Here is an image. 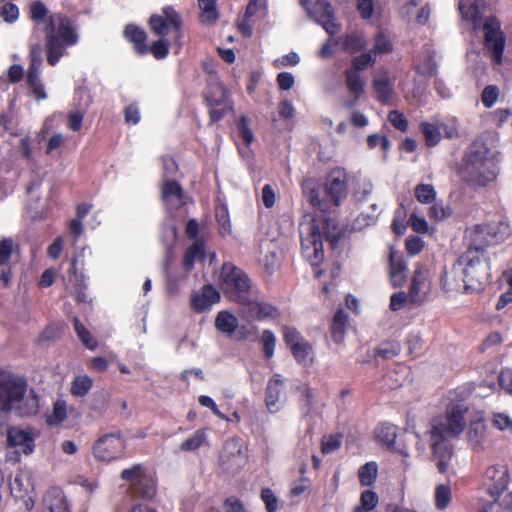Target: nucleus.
<instances>
[{"instance_id":"52","label":"nucleus","mask_w":512,"mask_h":512,"mask_svg":"<svg viewBox=\"0 0 512 512\" xmlns=\"http://www.w3.org/2000/svg\"><path fill=\"white\" fill-rule=\"evenodd\" d=\"M67 416V406L65 401L57 400L53 405L52 414L48 417V423L50 425H55L66 419Z\"/></svg>"},{"instance_id":"4","label":"nucleus","mask_w":512,"mask_h":512,"mask_svg":"<svg viewBox=\"0 0 512 512\" xmlns=\"http://www.w3.org/2000/svg\"><path fill=\"white\" fill-rule=\"evenodd\" d=\"M509 481L506 465L488 467L483 484L490 499H480L478 512H512V492H506Z\"/></svg>"},{"instance_id":"59","label":"nucleus","mask_w":512,"mask_h":512,"mask_svg":"<svg viewBox=\"0 0 512 512\" xmlns=\"http://www.w3.org/2000/svg\"><path fill=\"white\" fill-rule=\"evenodd\" d=\"M210 122L215 123L221 120L228 111L232 110V103H226L222 105H208Z\"/></svg>"},{"instance_id":"51","label":"nucleus","mask_w":512,"mask_h":512,"mask_svg":"<svg viewBox=\"0 0 512 512\" xmlns=\"http://www.w3.org/2000/svg\"><path fill=\"white\" fill-rule=\"evenodd\" d=\"M169 47L170 42L167 39L160 37V39L154 41L149 47V52L154 56V58L161 60L167 57Z\"/></svg>"},{"instance_id":"60","label":"nucleus","mask_w":512,"mask_h":512,"mask_svg":"<svg viewBox=\"0 0 512 512\" xmlns=\"http://www.w3.org/2000/svg\"><path fill=\"white\" fill-rule=\"evenodd\" d=\"M341 446V436L336 435H330L328 437H324L322 440V452L324 454H330L338 450Z\"/></svg>"},{"instance_id":"14","label":"nucleus","mask_w":512,"mask_h":512,"mask_svg":"<svg viewBox=\"0 0 512 512\" xmlns=\"http://www.w3.org/2000/svg\"><path fill=\"white\" fill-rule=\"evenodd\" d=\"M247 298L240 304V316L243 319L263 321L280 316L279 310L274 305L262 299L258 288L254 291L253 296Z\"/></svg>"},{"instance_id":"53","label":"nucleus","mask_w":512,"mask_h":512,"mask_svg":"<svg viewBox=\"0 0 512 512\" xmlns=\"http://www.w3.org/2000/svg\"><path fill=\"white\" fill-rule=\"evenodd\" d=\"M276 336L271 330H264L261 336L263 351L266 358H271L274 355L276 346Z\"/></svg>"},{"instance_id":"31","label":"nucleus","mask_w":512,"mask_h":512,"mask_svg":"<svg viewBox=\"0 0 512 512\" xmlns=\"http://www.w3.org/2000/svg\"><path fill=\"white\" fill-rule=\"evenodd\" d=\"M44 503L49 512H70L65 495L59 489L49 491Z\"/></svg>"},{"instance_id":"6","label":"nucleus","mask_w":512,"mask_h":512,"mask_svg":"<svg viewBox=\"0 0 512 512\" xmlns=\"http://www.w3.org/2000/svg\"><path fill=\"white\" fill-rule=\"evenodd\" d=\"M323 236L332 247H335L341 239L342 230L334 219L329 217L323 218L321 229L316 225L315 221L302 227L301 241L303 255L313 266H318L324 258Z\"/></svg>"},{"instance_id":"62","label":"nucleus","mask_w":512,"mask_h":512,"mask_svg":"<svg viewBox=\"0 0 512 512\" xmlns=\"http://www.w3.org/2000/svg\"><path fill=\"white\" fill-rule=\"evenodd\" d=\"M388 120L398 130L404 132L408 128V121L404 114L398 110L390 111L388 114Z\"/></svg>"},{"instance_id":"17","label":"nucleus","mask_w":512,"mask_h":512,"mask_svg":"<svg viewBox=\"0 0 512 512\" xmlns=\"http://www.w3.org/2000/svg\"><path fill=\"white\" fill-rule=\"evenodd\" d=\"M7 444L16 448L9 459L20 461V454L30 455L35 449V438L30 428L10 427L7 430Z\"/></svg>"},{"instance_id":"27","label":"nucleus","mask_w":512,"mask_h":512,"mask_svg":"<svg viewBox=\"0 0 512 512\" xmlns=\"http://www.w3.org/2000/svg\"><path fill=\"white\" fill-rule=\"evenodd\" d=\"M215 327L226 336L232 337L239 327V321L234 314L224 310L218 312L215 318Z\"/></svg>"},{"instance_id":"32","label":"nucleus","mask_w":512,"mask_h":512,"mask_svg":"<svg viewBox=\"0 0 512 512\" xmlns=\"http://www.w3.org/2000/svg\"><path fill=\"white\" fill-rule=\"evenodd\" d=\"M344 75L348 91L356 98H360L365 88V81L361 73L348 68Z\"/></svg>"},{"instance_id":"29","label":"nucleus","mask_w":512,"mask_h":512,"mask_svg":"<svg viewBox=\"0 0 512 512\" xmlns=\"http://www.w3.org/2000/svg\"><path fill=\"white\" fill-rule=\"evenodd\" d=\"M459 10L465 20H469L473 23L474 28L480 25L482 15L477 0H460Z\"/></svg>"},{"instance_id":"63","label":"nucleus","mask_w":512,"mask_h":512,"mask_svg":"<svg viewBox=\"0 0 512 512\" xmlns=\"http://www.w3.org/2000/svg\"><path fill=\"white\" fill-rule=\"evenodd\" d=\"M398 2L400 4L401 16L410 21L420 0H398Z\"/></svg>"},{"instance_id":"13","label":"nucleus","mask_w":512,"mask_h":512,"mask_svg":"<svg viewBox=\"0 0 512 512\" xmlns=\"http://www.w3.org/2000/svg\"><path fill=\"white\" fill-rule=\"evenodd\" d=\"M484 47L492 59L494 65H501L506 46L504 33L501 31L499 21L494 17L485 19L483 25Z\"/></svg>"},{"instance_id":"47","label":"nucleus","mask_w":512,"mask_h":512,"mask_svg":"<svg viewBox=\"0 0 512 512\" xmlns=\"http://www.w3.org/2000/svg\"><path fill=\"white\" fill-rule=\"evenodd\" d=\"M300 408L304 415H309L314 406V394L312 389L308 385L301 387V397L299 399Z\"/></svg>"},{"instance_id":"20","label":"nucleus","mask_w":512,"mask_h":512,"mask_svg":"<svg viewBox=\"0 0 512 512\" xmlns=\"http://www.w3.org/2000/svg\"><path fill=\"white\" fill-rule=\"evenodd\" d=\"M285 380L280 374L272 376L266 387L265 404L270 413H277L286 400L284 395Z\"/></svg>"},{"instance_id":"64","label":"nucleus","mask_w":512,"mask_h":512,"mask_svg":"<svg viewBox=\"0 0 512 512\" xmlns=\"http://www.w3.org/2000/svg\"><path fill=\"white\" fill-rule=\"evenodd\" d=\"M260 264L267 273L272 274L279 266L277 254L273 251L269 252L260 259Z\"/></svg>"},{"instance_id":"38","label":"nucleus","mask_w":512,"mask_h":512,"mask_svg":"<svg viewBox=\"0 0 512 512\" xmlns=\"http://www.w3.org/2000/svg\"><path fill=\"white\" fill-rule=\"evenodd\" d=\"M93 380L90 376L83 374L74 377L71 383V394L76 397H83L91 390Z\"/></svg>"},{"instance_id":"37","label":"nucleus","mask_w":512,"mask_h":512,"mask_svg":"<svg viewBox=\"0 0 512 512\" xmlns=\"http://www.w3.org/2000/svg\"><path fill=\"white\" fill-rule=\"evenodd\" d=\"M377 439L390 449H395L397 427L392 424H382L376 430Z\"/></svg>"},{"instance_id":"49","label":"nucleus","mask_w":512,"mask_h":512,"mask_svg":"<svg viewBox=\"0 0 512 512\" xmlns=\"http://www.w3.org/2000/svg\"><path fill=\"white\" fill-rule=\"evenodd\" d=\"M439 129L445 138L454 139L459 135L458 123L456 119L450 118L447 120H440L438 118Z\"/></svg>"},{"instance_id":"50","label":"nucleus","mask_w":512,"mask_h":512,"mask_svg":"<svg viewBox=\"0 0 512 512\" xmlns=\"http://www.w3.org/2000/svg\"><path fill=\"white\" fill-rule=\"evenodd\" d=\"M375 62L376 59L373 57L371 52L363 53L352 59L350 69L361 73L362 70L373 66Z\"/></svg>"},{"instance_id":"42","label":"nucleus","mask_w":512,"mask_h":512,"mask_svg":"<svg viewBox=\"0 0 512 512\" xmlns=\"http://www.w3.org/2000/svg\"><path fill=\"white\" fill-rule=\"evenodd\" d=\"M207 440V434L204 429L196 430L180 445V449L185 452L195 451L200 448Z\"/></svg>"},{"instance_id":"57","label":"nucleus","mask_w":512,"mask_h":512,"mask_svg":"<svg viewBox=\"0 0 512 512\" xmlns=\"http://www.w3.org/2000/svg\"><path fill=\"white\" fill-rule=\"evenodd\" d=\"M493 425L501 431L512 432V418L500 412H494L492 418Z\"/></svg>"},{"instance_id":"16","label":"nucleus","mask_w":512,"mask_h":512,"mask_svg":"<svg viewBox=\"0 0 512 512\" xmlns=\"http://www.w3.org/2000/svg\"><path fill=\"white\" fill-rule=\"evenodd\" d=\"M283 337L297 363L303 366L313 363V348L296 329L285 326L283 328Z\"/></svg>"},{"instance_id":"46","label":"nucleus","mask_w":512,"mask_h":512,"mask_svg":"<svg viewBox=\"0 0 512 512\" xmlns=\"http://www.w3.org/2000/svg\"><path fill=\"white\" fill-rule=\"evenodd\" d=\"M377 477V465L374 462L366 463L359 469V479L363 486H370Z\"/></svg>"},{"instance_id":"25","label":"nucleus","mask_w":512,"mask_h":512,"mask_svg":"<svg viewBox=\"0 0 512 512\" xmlns=\"http://www.w3.org/2000/svg\"><path fill=\"white\" fill-rule=\"evenodd\" d=\"M373 89L376 99L387 104L393 95V83L389 78L388 72L384 71L373 79Z\"/></svg>"},{"instance_id":"41","label":"nucleus","mask_w":512,"mask_h":512,"mask_svg":"<svg viewBox=\"0 0 512 512\" xmlns=\"http://www.w3.org/2000/svg\"><path fill=\"white\" fill-rule=\"evenodd\" d=\"M414 195L421 204H432L436 200L437 192L432 184H418L414 189Z\"/></svg>"},{"instance_id":"3","label":"nucleus","mask_w":512,"mask_h":512,"mask_svg":"<svg viewBox=\"0 0 512 512\" xmlns=\"http://www.w3.org/2000/svg\"><path fill=\"white\" fill-rule=\"evenodd\" d=\"M463 179L475 187H484L495 181L497 162L484 142H473L465 153L460 169Z\"/></svg>"},{"instance_id":"55","label":"nucleus","mask_w":512,"mask_h":512,"mask_svg":"<svg viewBox=\"0 0 512 512\" xmlns=\"http://www.w3.org/2000/svg\"><path fill=\"white\" fill-rule=\"evenodd\" d=\"M499 97V88L495 85H488L482 91L481 99L486 108H491Z\"/></svg>"},{"instance_id":"12","label":"nucleus","mask_w":512,"mask_h":512,"mask_svg":"<svg viewBox=\"0 0 512 512\" xmlns=\"http://www.w3.org/2000/svg\"><path fill=\"white\" fill-rule=\"evenodd\" d=\"M121 478L129 483V490L133 496L151 499L156 494L155 481L147 475L141 464L124 469L121 472Z\"/></svg>"},{"instance_id":"58","label":"nucleus","mask_w":512,"mask_h":512,"mask_svg":"<svg viewBox=\"0 0 512 512\" xmlns=\"http://www.w3.org/2000/svg\"><path fill=\"white\" fill-rule=\"evenodd\" d=\"M0 16L5 22L12 24L16 22L19 17V9L13 3H5L0 8Z\"/></svg>"},{"instance_id":"24","label":"nucleus","mask_w":512,"mask_h":512,"mask_svg":"<svg viewBox=\"0 0 512 512\" xmlns=\"http://www.w3.org/2000/svg\"><path fill=\"white\" fill-rule=\"evenodd\" d=\"M162 198L169 208H179L184 204L183 190L180 184L167 180L162 189Z\"/></svg>"},{"instance_id":"19","label":"nucleus","mask_w":512,"mask_h":512,"mask_svg":"<svg viewBox=\"0 0 512 512\" xmlns=\"http://www.w3.org/2000/svg\"><path fill=\"white\" fill-rule=\"evenodd\" d=\"M220 461L227 469L232 470H237L246 463V449L241 439L233 437L225 441Z\"/></svg>"},{"instance_id":"8","label":"nucleus","mask_w":512,"mask_h":512,"mask_svg":"<svg viewBox=\"0 0 512 512\" xmlns=\"http://www.w3.org/2000/svg\"><path fill=\"white\" fill-rule=\"evenodd\" d=\"M455 267L462 270L466 289L479 290L491 277L489 257L485 249L472 245L470 241L467 250L457 259Z\"/></svg>"},{"instance_id":"15","label":"nucleus","mask_w":512,"mask_h":512,"mask_svg":"<svg viewBox=\"0 0 512 512\" xmlns=\"http://www.w3.org/2000/svg\"><path fill=\"white\" fill-rule=\"evenodd\" d=\"M301 5L308 15L320 24L329 35H335L340 30L336 22L332 6L325 0H301Z\"/></svg>"},{"instance_id":"40","label":"nucleus","mask_w":512,"mask_h":512,"mask_svg":"<svg viewBox=\"0 0 512 512\" xmlns=\"http://www.w3.org/2000/svg\"><path fill=\"white\" fill-rule=\"evenodd\" d=\"M73 324L74 330L83 345L90 350H95L98 346V342L87 330V328L80 322L77 317L73 318Z\"/></svg>"},{"instance_id":"5","label":"nucleus","mask_w":512,"mask_h":512,"mask_svg":"<svg viewBox=\"0 0 512 512\" xmlns=\"http://www.w3.org/2000/svg\"><path fill=\"white\" fill-rule=\"evenodd\" d=\"M47 62L55 66L66 54V48L75 45L79 36L71 20L63 14L49 16L44 29Z\"/></svg>"},{"instance_id":"11","label":"nucleus","mask_w":512,"mask_h":512,"mask_svg":"<svg viewBox=\"0 0 512 512\" xmlns=\"http://www.w3.org/2000/svg\"><path fill=\"white\" fill-rule=\"evenodd\" d=\"M150 30L159 37L165 38L170 32L174 33V42L180 49L182 19L180 14L172 7L165 6L160 14H153L149 19Z\"/></svg>"},{"instance_id":"22","label":"nucleus","mask_w":512,"mask_h":512,"mask_svg":"<svg viewBox=\"0 0 512 512\" xmlns=\"http://www.w3.org/2000/svg\"><path fill=\"white\" fill-rule=\"evenodd\" d=\"M220 300L219 292L211 285H204L201 293H195L191 298V307L196 312L209 310Z\"/></svg>"},{"instance_id":"30","label":"nucleus","mask_w":512,"mask_h":512,"mask_svg":"<svg viewBox=\"0 0 512 512\" xmlns=\"http://www.w3.org/2000/svg\"><path fill=\"white\" fill-rule=\"evenodd\" d=\"M348 324V315L343 309H339L332 320L331 333L335 343L340 344L344 341Z\"/></svg>"},{"instance_id":"28","label":"nucleus","mask_w":512,"mask_h":512,"mask_svg":"<svg viewBox=\"0 0 512 512\" xmlns=\"http://www.w3.org/2000/svg\"><path fill=\"white\" fill-rule=\"evenodd\" d=\"M420 130L424 136L427 146L434 147L442 139V133L439 129L438 118L434 117L429 121L420 124Z\"/></svg>"},{"instance_id":"18","label":"nucleus","mask_w":512,"mask_h":512,"mask_svg":"<svg viewBox=\"0 0 512 512\" xmlns=\"http://www.w3.org/2000/svg\"><path fill=\"white\" fill-rule=\"evenodd\" d=\"M124 450V439L119 434L110 433L96 441L93 454L100 461H111L119 458Z\"/></svg>"},{"instance_id":"61","label":"nucleus","mask_w":512,"mask_h":512,"mask_svg":"<svg viewBox=\"0 0 512 512\" xmlns=\"http://www.w3.org/2000/svg\"><path fill=\"white\" fill-rule=\"evenodd\" d=\"M261 499L265 503L267 512L278 511V499L270 488H264L262 490Z\"/></svg>"},{"instance_id":"36","label":"nucleus","mask_w":512,"mask_h":512,"mask_svg":"<svg viewBox=\"0 0 512 512\" xmlns=\"http://www.w3.org/2000/svg\"><path fill=\"white\" fill-rule=\"evenodd\" d=\"M40 68H30L28 69L27 74V83L29 87L32 89L33 94L36 99L44 100L47 98L46 92L44 90V86L40 79Z\"/></svg>"},{"instance_id":"44","label":"nucleus","mask_w":512,"mask_h":512,"mask_svg":"<svg viewBox=\"0 0 512 512\" xmlns=\"http://www.w3.org/2000/svg\"><path fill=\"white\" fill-rule=\"evenodd\" d=\"M369 209V212H362L357 216L354 222L355 229L361 230L367 226L374 224L377 221L379 215L377 205L372 204Z\"/></svg>"},{"instance_id":"2","label":"nucleus","mask_w":512,"mask_h":512,"mask_svg":"<svg viewBox=\"0 0 512 512\" xmlns=\"http://www.w3.org/2000/svg\"><path fill=\"white\" fill-rule=\"evenodd\" d=\"M27 381L12 373H0V411H14L21 417L34 416L40 404L34 390L28 391Z\"/></svg>"},{"instance_id":"56","label":"nucleus","mask_w":512,"mask_h":512,"mask_svg":"<svg viewBox=\"0 0 512 512\" xmlns=\"http://www.w3.org/2000/svg\"><path fill=\"white\" fill-rule=\"evenodd\" d=\"M400 352V345L397 342H385L381 344L377 350L376 355L381 356L383 358L389 359L396 355H398Z\"/></svg>"},{"instance_id":"9","label":"nucleus","mask_w":512,"mask_h":512,"mask_svg":"<svg viewBox=\"0 0 512 512\" xmlns=\"http://www.w3.org/2000/svg\"><path fill=\"white\" fill-rule=\"evenodd\" d=\"M221 287L224 294L234 302L241 304L247 297L254 295L257 286L249 276L232 263H224L220 273Z\"/></svg>"},{"instance_id":"1","label":"nucleus","mask_w":512,"mask_h":512,"mask_svg":"<svg viewBox=\"0 0 512 512\" xmlns=\"http://www.w3.org/2000/svg\"><path fill=\"white\" fill-rule=\"evenodd\" d=\"M467 411L468 407L464 403L453 404L448 408L446 416L434 419L431 424L429 442L440 473L448 471L453 457V447L448 438L463 432Z\"/></svg>"},{"instance_id":"39","label":"nucleus","mask_w":512,"mask_h":512,"mask_svg":"<svg viewBox=\"0 0 512 512\" xmlns=\"http://www.w3.org/2000/svg\"><path fill=\"white\" fill-rule=\"evenodd\" d=\"M198 6L201 10V21L203 23L211 24L218 19L216 0H198Z\"/></svg>"},{"instance_id":"7","label":"nucleus","mask_w":512,"mask_h":512,"mask_svg":"<svg viewBox=\"0 0 512 512\" xmlns=\"http://www.w3.org/2000/svg\"><path fill=\"white\" fill-rule=\"evenodd\" d=\"M348 195V176L344 169H333L322 187H313L308 196L309 203L321 212L338 208Z\"/></svg>"},{"instance_id":"45","label":"nucleus","mask_w":512,"mask_h":512,"mask_svg":"<svg viewBox=\"0 0 512 512\" xmlns=\"http://www.w3.org/2000/svg\"><path fill=\"white\" fill-rule=\"evenodd\" d=\"M378 503V496L371 490H365L360 497V505L356 506L353 512H370Z\"/></svg>"},{"instance_id":"23","label":"nucleus","mask_w":512,"mask_h":512,"mask_svg":"<svg viewBox=\"0 0 512 512\" xmlns=\"http://www.w3.org/2000/svg\"><path fill=\"white\" fill-rule=\"evenodd\" d=\"M123 36L128 42L133 44L134 51L138 55L144 56L149 52L147 34L142 28L134 24H128L124 28Z\"/></svg>"},{"instance_id":"10","label":"nucleus","mask_w":512,"mask_h":512,"mask_svg":"<svg viewBox=\"0 0 512 512\" xmlns=\"http://www.w3.org/2000/svg\"><path fill=\"white\" fill-rule=\"evenodd\" d=\"M509 233V224L499 219L497 221L474 226L467 231L466 238L472 245H477L485 249L488 245L504 241Z\"/></svg>"},{"instance_id":"34","label":"nucleus","mask_w":512,"mask_h":512,"mask_svg":"<svg viewBox=\"0 0 512 512\" xmlns=\"http://www.w3.org/2000/svg\"><path fill=\"white\" fill-rule=\"evenodd\" d=\"M204 257V243L200 240H196L190 245L185 252L183 259V266L187 271H190L197 260H201Z\"/></svg>"},{"instance_id":"43","label":"nucleus","mask_w":512,"mask_h":512,"mask_svg":"<svg viewBox=\"0 0 512 512\" xmlns=\"http://www.w3.org/2000/svg\"><path fill=\"white\" fill-rule=\"evenodd\" d=\"M435 506L438 510L446 509L451 500H452V492L451 488L447 484H440L435 489Z\"/></svg>"},{"instance_id":"26","label":"nucleus","mask_w":512,"mask_h":512,"mask_svg":"<svg viewBox=\"0 0 512 512\" xmlns=\"http://www.w3.org/2000/svg\"><path fill=\"white\" fill-rule=\"evenodd\" d=\"M389 262V274L392 285L394 287L402 286L406 281L407 264L393 250L390 251Z\"/></svg>"},{"instance_id":"33","label":"nucleus","mask_w":512,"mask_h":512,"mask_svg":"<svg viewBox=\"0 0 512 512\" xmlns=\"http://www.w3.org/2000/svg\"><path fill=\"white\" fill-rule=\"evenodd\" d=\"M486 426L483 420L472 421L468 428V440L473 448L482 446L485 439Z\"/></svg>"},{"instance_id":"35","label":"nucleus","mask_w":512,"mask_h":512,"mask_svg":"<svg viewBox=\"0 0 512 512\" xmlns=\"http://www.w3.org/2000/svg\"><path fill=\"white\" fill-rule=\"evenodd\" d=\"M207 105H222L231 103L229 92L226 87L220 83L210 86L209 93L206 96Z\"/></svg>"},{"instance_id":"48","label":"nucleus","mask_w":512,"mask_h":512,"mask_svg":"<svg viewBox=\"0 0 512 512\" xmlns=\"http://www.w3.org/2000/svg\"><path fill=\"white\" fill-rule=\"evenodd\" d=\"M452 214L450 206L444 205L443 202L434 201L428 210L430 219L441 221L448 218Z\"/></svg>"},{"instance_id":"21","label":"nucleus","mask_w":512,"mask_h":512,"mask_svg":"<svg viewBox=\"0 0 512 512\" xmlns=\"http://www.w3.org/2000/svg\"><path fill=\"white\" fill-rule=\"evenodd\" d=\"M429 286V271L424 265L418 263L412 276L409 300L412 303L422 302L429 290Z\"/></svg>"},{"instance_id":"54","label":"nucleus","mask_w":512,"mask_h":512,"mask_svg":"<svg viewBox=\"0 0 512 512\" xmlns=\"http://www.w3.org/2000/svg\"><path fill=\"white\" fill-rule=\"evenodd\" d=\"M365 47L363 38L357 34H349L343 43V49L350 53H355Z\"/></svg>"}]
</instances>
